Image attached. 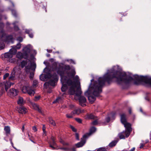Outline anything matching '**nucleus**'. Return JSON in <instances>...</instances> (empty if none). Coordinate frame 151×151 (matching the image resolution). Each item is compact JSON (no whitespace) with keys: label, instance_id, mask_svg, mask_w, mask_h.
I'll return each mask as SVG.
<instances>
[{"label":"nucleus","instance_id":"f257e3e1","mask_svg":"<svg viewBox=\"0 0 151 151\" xmlns=\"http://www.w3.org/2000/svg\"><path fill=\"white\" fill-rule=\"evenodd\" d=\"M116 78L117 83L120 84L123 83L128 84L133 80V78L125 73L122 74L114 70V68L107 70L106 73L103 77L99 78L98 81L94 82L93 84L90 88V90L93 96L89 95L88 99L90 102H93L96 100V96H98L102 92V87L105 82L110 83L114 78Z\"/></svg>","mask_w":151,"mask_h":151},{"label":"nucleus","instance_id":"f03ea898","mask_svg":"<svg viewBox=\"0 0 151 151\" xmlns=\"http://www.w3.org/2000/svg\"><path fill=\"white\" fill-rule=\"evenodd\" d=\"M67 74V76L63 75L61 76V81L62 84L61 88V91L63 92H65L67 89L68 85L71 86L69 89V94L70 95H75L76 96H79L82 93L81 89L78 87L75 91V89L76 87V83L75 81H73L71 79L76 74L75 70L72 69Z\"/></svg>","mask_w":151,"mask_h":151},{"label":"nucleus","instance_id":"7ed1b4c3","mask_svg":"<svg viewBox=\"0 0 151 151\" xmlns=\"http://www.w3.org/2000/svg\"><path fill=\"white\" fill-rule=\"evenodd\" d=\"M52 68L54 70H57V73L60 76H63L65 73L67 74L71 70L70 65L58 63L56 62L53 63Z\"/></svg>","mask_w":151,"mask_h":151},{"label":"nucleus","instance_id":"20e7f679","mask_svg":"<svg viewBox=\"0 0 151 151\" xmlns=\"http://www.w3.org/2000/svg\"><path fill=\"white\" fill-rule=\"evenodd\" d=\"M20 65L22 68L25 67V70L27 73L30 72V70H35L36 68V64L32 63L29 60H23L20 62Z\"/></svg>","mask_w":151,"mask_h":151},{"label":"nucleus","instance_id":"39448f33","mask_svg":"<svg viewBox=\"0 0 151 151\" xmlns=\"http://www.w3.org/2000/svg\"><path fill=\"white\" fill-rule=\"evenodd\" d=\"M58 81L57 75L56 73L53 74L50 77V79L48 81L45 82L44 85V87L45 88H50V86H54L55 82Z\"/></svg>","mask_w":151,"mask_h":151},{"label":"nucleus","instance_id":"423d86ee","mask_svg":"<svg viewBox=\"0 0 151 151\" xmlns=\"http://www.w3.org/2000/svg\"><path fill=\"white\" fill-rule=\"evenodd\" d=\"M134 78L136 80L134 82L135 84L138 85L142 82H145L151 85V79H147L145 77L139 76L138 75L135 76Z\"/></svg>","mask_w":151,"mask_h":151},{"label":"nucleus","instance_id":"0eeeda50","mask_svg":"<svg viewBox=\"0 0 151 151\" xmlns=\"http://www.w3.org/2000/svg\"><path fill=\"white\" fill-rule=\"evenodd\" d=\"M126 128V130L125 131H123L119 134V136L120 139H124L125 138V135L126 137H128L130 134L131 132L132 131L131 128Z\"/></svg>","mask_w":151,"mask_h":151},{"label":"nucleus","instance_id":"6e6552de","mask_svg":"<svg viewBox=\"0 0 151 151\" xmlns=\"http://www.w3.org/2000/svg\"><path fill=\"white\" fill-rule=\"evenodd\" d=\"M121 121L122 124H123L125 127H128V128H131V124L127 122V121L126 118V115L124 113H123L120 115Z\"/></svg>","mask_w":151,"mask_h":151},{"label":"nucleus","instance_id":"1a4fd4ad","mask_svg":"<svg viewBox=\"0 0 151 151\" xmlns=\"http://www.w3.org/2000/svg\"><path fill=\"white\" fill-rule=\"evenodd\" d=\"M22 91L24 93L27 92L30 96H33L35 93L34 91L31 89L28 86L23 87L22 88Z\"/></svg>","mask_w":151,"mask_h":151},{"label":"nucleus","instance_id":"9d476101","mask_svg":"<svg viewBox=\"0 0 151 151\" xmlns=\"http://www.w3.org/2000/svg\"><path fill=\"white\" fill-rule=\"evenodd\" d=\"M88 138L87 134H85L83 135V137L81 138V142L78 143L76 144V146L77 147H82L85 143L86 139Z\"/></svg>","mask_w":151,"mask_h":151},{"label":"nucleus","instance_id":"9b49d317","mask_svg":"<svg viewBox=\"0 0 151 151\" xmlns=\"http://www.w3.org/2000/svg\"><path fill=\"white\" fill-rule=\"evenodd\" d=\"M16 52V50L14 49H10L9 52L4 54V57L6 58H11L13 57V55Z\"/></svg>","mask_w":151,"mask_h":151},{"label":"nucleus","instance_id":"f8f14e48","mask_svg":"<svg viewBox=\"0 0 151 151\" xmlns=\"http://www.w3.org/2000/svg\"><path fill=\"white\" fill-rule=\"evenodd\" d=\"M18 91L17 90L14 88L11 89L7 92V95L10 97H13L17 95Z\"/></svg>","mask_w":151,"mask_h":151},{"label":"nucleus","instance_id":"ddd939ff","mask_svg":"<svg viewBox=\"0 0 151 151\" xmlns=\"http://www.w3.org/2000/svg\"><path fill=\"white\" fill-rule=\"evenodd\" d=\"M31 105L32 106L33 108L35 110H37L39 113L41 114H43V112L41 108H39L38 105L36 104L33 103L31 101H29Z\"/></svg>","mask_w":151,"mask_h":151},{"label":"nucleus","instance_id":"4468645a","mask_svg":"<svg viewBox=\"0 0 151 151\" xmlns=\"http://www.w3.org/2000/svg\"><path fill=\"white\" fill-rule=\"evenodd\" d=\"M80 104L83 106H86L85 103L86 101V98L83 96H80L78 99Z\"/></svg>","mask_w":151,"mask_h":151},{"label":"nucleus","instance_id":"2eb2a0df","mask_svg":"<svg viewBox=\"0 0 151 151\" xmlns=\"http://www.w3.org/2000/svg\"><path fill=\"white\" fill-rule=\"evenodd\" d=\"M96 117V116L92 114H88L85 116V118L86 119H94Z\"/></svg>","mask_w":151,"mask_h":151},{"label":"nucleus","instance_id":"dca6fc26","mask_svg":"<svg viewBox=\"0 0 151 151\" xmlns=\"http://www.w3.org/2000/svg\"><path fill=\"white\" fill-rule=\"evenodd\" d=\"M19 113L25 114L27 111V109L23 106H21L17 109Z\"/></svg>","mask_w":151,"mask_h":151},{"label":"nucleus","instance_id":"f3484780","mask_svg":"<svg viewBox=\"0 0 151 151\" xmlns=\"http://www.w3.org/2000/svg\"><path fill=\"white\" fill-rule=\"evenodd\" d=\"M12 84L9 81L5 83V86L6 91L7 92V90L11 86ZM13 84V83H12Z\"/></svg>","mask_w":151,"mask_h":151},{"label":"nucleus","instance_id":"a211bd4d","mask_svg":"<svg viewBox=\"0 0 151 151\" xmlns=\"http://www.w3.org/2000/svg\"><path fill=\"white\" fill-rule=\"evenodd\" d=\"M16 57L19 59H21L23 58V53L21 52H18L16 55Z\"/></svg>","mask_w":151,"mask_h":151},{"label":"nucleus","instance_id":"6ab92c4d","mask_svg":"<svg viewBox=\"0 0 151 151\" xmlns=\"http://www.w3.org/2000/svg\"><path fill=\"white\" fill-rule=\"evenodd\" d=\"M96 130V128L95 127H92L90 129V133L86 134H87L88 137L90 135L91 133L94 132Z\"/></svg>","mask_w":151,"mask_h":151},{"label":"nucleus","instance_id":"aec40b11","mask_svg":"<svg viewBox=\"0 0 151 151\" xmlns=\"http://www.w3.org/2000/svg\"><path fill=\"white\" fill-rule=\"evenodd\" d=\"M15 68L14 69L13 71L12 72L9 78V80H12L14 79L15 76Z\"/></svg>","mask_w":151,"mask_h":151},{"label":"nucleus","instance_id":"412c9836","mask_svg":"<svg viewBox=\"0 0 151 151\" xmlns=\"http://www.w3.org/2000/svg\"><path fill=\"white\" fill-rule=\"evenodd\" d=\"M4 130L6 132V135L10 134V130L9 127L8 126H5L4 127Z\"/></svg>","mask_w":151,"mask_h":151},{"label":"nucleus","instance_id":"4be33fe9","mask_svg":"<svg viewBox=\"0 0 151 151\" xmlns=\"http://www.w3.org/2000/svg\"><path fill=\"white\" fill-rule=\"evenodd\" d=\"M118 142L117 140H114L109 143V147H112L114 146Z\"/></svg>","mask_w":151,"mask_h":151},{"label":"nucleus","instance_id":"5701e85b","mask_svg":"<svg viewBox=\"0 0 151 151\" xmlns=\"http://www.w3.org/2000/svg\"><path fill=\"white\" fill-rule=\"evenodd\" d=\"M18 104L20 105L23 104L24 103L23 98L22 97H19L17 101Z\"/></svg>","mask_w":151,"mask_h":151},{"label":"nucleus","instance_id":"b1692460","mask_svg":"<svg viewBox=\"0 0 151 151\" xmlns=\"http://www.w3.org/2000/svg\"><path fill=\"white\" fill-rule=\"evenodd\" d=\"M72 112L73 114H78L81 112V111L80 109H77L74 110Z\"/></svg>","mask_w":151,"mask_h":151},{"label":"nucleus","instance_id":"393cba45","mask_svg":"<svg viewBox=\"0 0 151 151\" xmlns=\"http://www.w3.org/2000/svg\"><path fill=\"white\" fill-rule=\"evenodd\" d=\"M29 53L24 52L23 53V58L26 59H27L29 58Z\"/></svg>","mask_w":151,"mask_h":151},{"label":"nucleus","instance_id":"a878e982","mask_svg":"<svg viewBox=\"0 0 151 151\" xmlns=\"http://www.w3.org/2000/svg\"><path fill=\"white\" fill-rule=\"evenodd\" d=\"M49 122L50 124L54 126L56 125V124L55 122L51 118L49 119Z\"/></svg>","mask_w":151,"mask_h":151},{"label":"nucleus","instance_id":"bb28decb","mask_svg":"<svg viewBox=\"0 0 151 151\" xmlns=\"http://www.w3.org/2000/svg\"><path fill=\"white\" fill-rule=\"evenodd\" d=\"M24 52L29 53L30 52V48L27 47H26L24 48L23 50Z\"/></svg>","mask_w":151,"mask_h":151},{"label":"nucleus","instance_id":"cd10ccee","mask_svg":"<svg viewBox=\"0 0 151 151\" xmlns=\"http://www.w3.org/2000/svg\"><path fill=\"white\" fill-rule=\"evenodd\" d=\"M97 151H107V149L106 148L104 147H100L98 148L97 150Z\"/></svg>","mask_w":151,"mask_h":151},{"label":"nucleus","instance_id":"c85d7f7f","mask_svg":"<svg viewBox=\"0 0 151 151\" xmlns=\"http://www.w3.org/2000/svg\"><path fill=\"white\" fill-rule=\"evenodd\" d=\"M4 27V24L3 23H0V29H1V33L3 32L4 31L2 29Z\"/></svg>","mask_w":151,"mask_h":151},{"label":"nucleus","instance_id":"c756f323","mask_svg":"<svg viewBox=\"0 0 151 151\" xmlns=\"http://www.w3.org/2000/svg\"><path fill=\"white\" fill-rule=\"evenodd\" d=\"M21 47V44L20 43H18L17 45L14 46V47L17 49H19Z\"/></svg>","mask_w":151,"mask_h":151},{"label":"nucleus","instance_id":"7c9ffc66","mask_svg":"<svg viewBox=\"0 0 151 151\" xmlns=\"http://www.w3.org/2000/svg\"><path fill=\"white\" fill-rule=\"evenodd\" d=\"M5 92L4 88H2L0 91V98L2 96L3 94Z\"/></svg>","mask_w":151,"mask_h":151},{"label":"nucleus","instance_id":"2f4dec72","mask_svg":"<svg viewBox=\"0 0 151 151\" xmlns=\"http://www.w3.org/2000/svg\"><path fill=\"white\" fill-rule=\"evenodd\" d=\"M96 120L93 121L92 123L91 124L93 125H96L98 124V121L97 119L96 118Z\"/></svg>","mask_w":151,"mask_h":151},{"label":"nucleus","instance_id":"473e14b6","mask_svg":"<svg viewBox=\"0 0 151 151\" xmlns=\"http://www.w3.org/2000/svg\"><path fill=\"white\" fill-rule=\"evenodd\" d=\"M18 22H14L13 23V24L14 25V29L17 30H19V27L15 25V24H16V23H18Z\"/></svg>","mask_w":151,"mask_h":151},{"label":"nucleus","instance_id":"72a5a7b5","mask_svg":"<svg viewBox=\"0 0 151 151\" xmlns=\"http://www.w3.org/2000/svg\"><path fill=\"white\" fill-rule=\"evenodd\" d=\"M73 114L71 112L70 114H67L66 115V116L67 118H71L73 117Z\"/></svg>","mask_w":151,"mask_h":151},{"label":"nucleus","instance_id":"f704fd0d","mask_svg":"<svg viewBox=\"0 0 151 151\" xmlns=\"http://www.w3.org/2000/svg\"><path fill=\"white\" fill-rule=\"evenodd\" d=\"M61 100V98L60 97L56 99V100L53 101V103H55L56 102H60V100Z\"/></svg>","mask_w":151,"mask_h":151},{"label":"nucleus","instance_id":"c9c22d12","mask_svg":"<svg viewBox=\"0 0 151 151\" xmlns=\"http://www.w3.org/2000/svg\"><path fill=\"white\" fill-rule=\"evenodd\" d=\"M72 79H73L74 80H75L76 81H77L79 79V77L78 76H76L75 77L74 76L73 78H71V80H72Z\"/></svg>","mask_w":151,"mask_h":151},{"label":"nucleus","instance_id":"e433bc0d","mask_svg":"<svg viewBox=\"0 0 151 151\" xmlns=\"http://www.w3.org/2000/svg\"><path fill=\"white\" fill-rule=\"evenodd\" d=\"M12 13L13 15L15 17H16L17 16V13H16V11L14 10H12Z\"/></svg>","mask_w":151,"mask_h":151},{"label":"nucleus","instance_id":"4c0bfd02","mask_svg":"<svg viewBox=\"0 0 151 151\" xmlns=\"http://www.w3.org/2000/svg\"><path fill=\"white\" fill-rule=\"evenodd\" d=\"M70 127L71 129H72V130L73 132H76L77 130L74 127H73V126H72V125H70Z\"/></svg>","mask_w":151,"mask_h":151},{"label":"nucleus","instance_id":"58836bf2","mask_svg":"<svg viewBox=\"0 0 151 151\" xmlns=\"http://www.w3.org/2000/svg\"><path fill=\"white\" fill-rule=\"evenodd\" d=\"M60 149L66 151H68L70 150V149L68 147H61Z\"/></svg>","mask_w":151,"mask_h":151},{"label":"nucleus","instance_id":"ea45409f","mask_svg":"<svg viewBox=\"0 0 151 151\" xmlns=\"http://www.w3.org/2000/svg\"><path fill=\"white\" fill-rule=\"evenodd\" d=\"M135 150V147H133L132 149L130 150H127L126 149H124L122 151H134Z\"/></svg>","mask_w":151,"mask_h":151},{"label":"nucleus","instance_id":"a19ab883","mask_svg":"<svg viewBox=\"0 0 151 151\" xmlns=\"http://www.w3.org/2000/svg\"><path fill=\"white\" fill-rule=\"evenodd\" d=\"M60 142L62 143L64 145H68L69 144L67 142H65L61 140L60 141Z\"/></svg>","mask_w":151,"mask_h":151},{"label":"nucleus","instance_id":"79ce46f5","mask_svg":"<svg viewBox=\"0 0 151 151\" xmlns=\"http://www.w3.org/2000/svg\"><path fill=\"white\" fill-rule=\"evenodd\" d=\"M17 40L20 42H22L23 41V38L22 37H19L17 38Z\"/></svg>","mask_w":151,"mask_h":151},{"label":"nucleus","instance_id":"37998d69","mask_svg":"<svg viewBox=\"0 0 151 151\" xmlns=\"http://www.w3.org/2000/svg\"><path fill=\"white\" fill-rule=\"evenodd\" d=\"M34 74L33 72H31L30 73L29 77L30 79H32L34 76Z\"/></svg>","mask_w":151,"mask_h":151},{"label":"nucleus","instance_id":"c03bdc74","mask_svg":"<svg viewBox=\"0 0 151 151\" xmlns=\"http://www.w3.org/2000/svg\"><path fill=\"white\" fill-rule=\"evenodd\" d=\"M9 75V73H7L5 74L3 78L4 79H5Z\"/></svg>","mask_w":151,"mask_h":151},{"label":"nucleus","instance_id":"a18cd8bd","mask_svg":"<svg viewBox=\"0 0 151 151\" xmlns=\"http://www.w3.org/2000/svg\"><path fill=\"white\" fill-rule=\"evenodd\" d=\"M51 138L52 139V141L53 145H56V144H55V141H54L55 138L53 137L52 136V137H51Z\"/></svg>","mask_w":151,"mask_h":151},{"label":"nucleus","instance_id":"49530a36","mask_svg":"<svg viewBox=\"0 0 151 151\" xmlns=\"http://www.w3.org/2000/svg\"><path fill=\"white\" fill-rule=\"evenodd\" d=\"M7 39H9L10 41L12 40L13 39L11 35L8 36L7 37Z\"/></svg>","mask_w":151,"mask_h":151},{"label":"nucleus","instance_id":"de8ad7c7","mask_svg":"<svg viewBox=\"0 0 151 151\" xmlns=\"http://www.w3.org/2000/svg\"><path fill=\"white\" fill-rule=\"evenodd\" d=\"M75 119L79 123H81L82 122V120L80 119L76 118Z\"/></svg>","mask_w":151,"mask_h":151},{"label":"nucleus","instance_id":"09e8293b","mask_svg":"<svg viewBox=\"0 0 151 151\" xmlns=\"http://www.w3.org/2000/svg\"><path fill=\"white\" fill-rule=\"evenodd\" d=\"M76 138V139L78 140H79V134L78 133H76L75 134Z\"/></svg>","mask_w":151,"mask_h":151},{"label":"nucleus","instance_id":"8fccbe9b","mask_svg":"<svg viewBox=\"0 0 151 151\" xmlns=\"http://www.w3.org/2000/svg\"><path fill=\"white\" fill-rule=\"evenodd\" d=\"M45 129V125H43V127H42V130L43 131V132L44 133H45L46 132Z\"/></svg>","mask_w":151,"mask_h":151},{"label":"nucleus","instance_id":"3c124183","mask_svg":"<svg viewBox=\"0 0 151 151\" xmlns=\"http://www.w3.org/2000/svg\"><path fill=\"white\" fill-rule=\"evenodd\" d=\"M37 81H36V80L34 81L33 84L35 86H37Z\"/></svg>","mask_w":151,"mask_h":151},{"label":"nucleus","instance_id":"603ef678","mask_svg":"<svg viewBox=\"0 0 151 151\" xmlns=\"http://www.w3.org/2000/svg\"><path fill=\"white\" fill-rule=\"evenodd\" d=\"M106 120L107 122H109L110 121V118L108 117L106 118Z\"/></svg>","mask_w":151,"mask_h":151},{"label":"nucleus","instance_id":"864d4df0","mask_svg":"<svg viewBox=\"0 0 151 151\" xmlns=\"http://www.w3.org/2000/svg\"><path fill=\"white\" fill-rule=\"evenodd\" d=\"M32 129L35 132H36L37 131L36 127L35 126H34L32 127Z\"/></svg>","mask_w":151,"mask_h":151},{"label":"nucleus","instance_id":"5fc2aeb1","mask_svg":"<svg viewBox=\"0 0 151 151\" xmlns=\"http://www.w3.org/2000/svg\"><path fill=\"white\" fill-rule=\"evenodd\" d=\"M145 144L143 143H141L140 145L139 148H142L143 147L145 146Z\"/></svg>","mask_w":151,"mask_h":151},{"label":"nucleus","instance_id":"6e6d98bb","mask_svg":"<svg viewBox=\"0 0 151 151\" xmlns=\"http://www.w3.org/2000/svg\"><path fill=\"white\" fill-rule=\"evenodd\" d=\"M25 32L26 33L28 34L30 33V31L28 29H26Z\"/></svg>","mask_w":151,"mask_h":151},{"label":"nucleus","instance_id":"4d7b16f0","mask_svg":"<svg viewBox=\"0 0 151 151\" xmlns=\"http://www.w3.org/2000/svg\"><path fill=\"white\" fill-rule=\"evenodd\" d=\"M4 45L3 44L2 45V46H0V50H1V49H4Z\"/></svg>","mask_w":151,"mask_h":151},{"label":"nucleus","instance_id":"13d9d810","mask_svg":"<svg viewBox=\"0 0 151 151\" xmlns=\"http://www.w3.org/2000/svg\"><path fill=\"white\" fill-rule=\"evenodd\" d=\"M29 37L31 38H32L33 37V35L32 33H30L29 34Z\"/></svg>","mask_w":151,"mask_h":151},{"label":"nucleus","instance_id":"bf43d9fd","mask_svg":"<svg viewBox=\"0 0 151 151\" xmlns=\"http://www.w3.org/2000/svg\"><path fill=\"white\" fill-rule=\"evenodd\" d=\"M43 77V76L41 75L40 76V79L42 80V81H44V79H43V78H42Z\"/></svg>","mask_w":151,"mask_h":151},{"label":"nucleus","instance_id":"052dcab7","mask_svg":"<svg viewBox=\"0 0 151 151\" xmlns=\"http://www.w3.org/2000/svg\"><path fill=\"white\" fill-rule=\"evenodd\" d=\"M129 112L130 114H131L132 113V109L130 108H129Z\"/></svg>","mask_w":151,"mask_h":151},{"label":"nucleus","instance_id":"680f3d73","mask_svg":"<svg viewBox=\"0 0 151 151\" xmlns=\"http://www.w3.org/2000/svg\"><path fill=\"white\" fill-rule=\"evenodd\" d=\"M40 98V96H35V100H39Z\"/></svg>","mask_w":151,"mask_h":151},{"label":"nucleus","instance_id":"e2e57ef3","mask_svg":"<svg viewBox=\"0 0 151 151\" xmlns=\"http://www.w3.org/2000/svg\"><path fill=\"white\" fill-rule=\"evenodd\" d=\"M22 130L23 132H24V125H23L22 127Z\"/></svg>","mask_w":151,"mask_h":151},{"label":"nucleus","instance_id":"0e129e2a","mask_svg":"<svg viewBox=\"0 0 151 151\" xmlns=\"http://www.w3.org/2000/svg\"><path fill=\"white\" fill-rule=\"evenodd\" d=\"M52 91L51 90H49L47 92L49 93H50L52 92Z\"/></svg>","mask_w":151,"mask_h":151},{"label":"nucleus","instance_id":"69168bd1","mask_svg":"<svg viewBox=\"0 0 151 151\" xmlns=\"http://www.w3.org/2000/svg\"><path fill=\"white\" fill-rule=\"evenodd\" d=\"M88 93V91H86L85 93V95L86 96H87Z\"/></svg>","mask_w":151,"mask_h":151},{"label":"nucleus","instance_id":"338daca9","mask_svg":"<svg viewBox=\"0 0 151 151\" xmlns=\"http://www.w3.org/2000/svg\"><path fill=\"white\" fill-rule=\"evenodd\" d=\"M50 147H51L52 148H53V149H54V147L52 145H50Z\"/></svg>","mask_w":151,"mask_h":151},{"label":"nucleus","instance_id":"774afa93","mask_svg":"<svg viewBox=\"0 0 151 151\" xmlns=\"http://www.w3.org/2000/svg\"><path fill=\"white\" fill-rule=\"evenodd\" d=\"M70 106L71 108H72L74 106V105L73 104L70 105Z\"/></svg>","mask_w":151,"mask_h":151}]
</instances>
